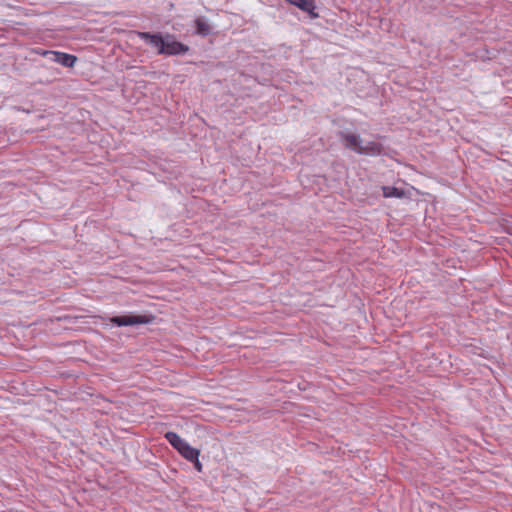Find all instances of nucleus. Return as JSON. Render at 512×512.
Listing matches in <instances>:
<instances>
[{"label":"nucleus","instance_id":"nucleus-8","mask_svg":"<svg viewBox=\"0 0 512 512\" xmlns=\"http://www.w3.org/2000/svg\"><path fill=\"white\" fill-rule=\"evenodd\" d=\"M195 33L201 37H206L211 33V26L205 17H197L195 19Z\"/></svg>","mask_w":512,"mask_h":512},{"label":"nucleus","instance_id":"nucleus-9","mask_svg":"<svg viewBox=\"0 0 512 512\" xmlns=\"http://www.w3.org/2000/svg\"><path fill=\"white\" fill-rule=\"evenodd\" d=\"M382 193L385 198H404L406 192L394 186H382Z\"/></svg>","mask_w":512,"mask_h":512},{"label":"nucleus","instance_id":"nucleus-11","mask_svg":"<svg viewBox=\"0 0 512 512\" xmlns=\"http://www.w3.org/2000/svg\"><path fill=\"white\" fill-rule=\"evenodd\" d=\"M182 457H184L187 461L189 460H197V457L200 455V451L196 448H193L188 443H186L181 449L178 450Z\"/></svg>","mask_w":512,"mask_h":512},{"label":"nucleus","instance_id":"nucleus-10","mask_svg":"<svg viewBox=\"0 0 512 512\" xmlns=\"http://www.w3.org/2000/svg\"><path fill=\"white\" fill-rule=\"evenodd\" d=\"M165 439L177 451L181 449L187 442L182 439L177 433L169 431L165 434Z\"/></svg>","mask_w":512,"mask_h":512},{"label":"nucleus","instance_id":"nucleus-5","mask_svg":"<svg viewBox=\"0 0 512 512\" xmlns=\"http://www.w3.org/2000/svg\"><path fill=\"white\" fill-rule=\"evenodd\" d=\"M338 138L345 148L350 149L358 154L361 148L362 140L359 134L348 131H339Z\"/></svg>","mask_w":512,"mask_h":512},{"label":"nucleus","instance_id":"nucleus-1","mask_svg":"<svg viewBox=\"0 0 512 512\" xmlns=\"http://www.w3.org/2000/svg\"><path fill=\"white\" fill-rule=\"evenodd\" d=\"M37 53L50 62L58 63L66 68H72L77 62V57L73 54L54 50H39Z\"/></svg>","mask_w":512,"mask_h":512},{"label":"nucleus","instance_id":"nucleus-3","mask_svg":"<svg viewBox=\"0 0 512 512\" xmlns=\"http://www.w3.org/2000/svg\"><path fill=\"white\" fill-rule=\"evenodd\" d=\"M189 49L188 45L177 41L173 35L165 34L164 52H162V55H183L187 53Z\"/></svg>","mask_w":512,"mask_h":512},{"label":"nucleus","instance_id":"nucleus-7","mask_svg":"<svg viewBox=\"0 0 512 512\" xmlns=\"http://www.w3.org/2000/svg\"><path fill=\"white\" fill-rule=\"evenodd\" d=\"M291 5H294L302 11L308 13L311 18H317L319 15L315 13V2L314 0H286Z\"/></svg>","mask_w":512,"mask_h":512},{"label":"nucleus","instance_id":"nucleus-6","mask_svg":"<svg viewBox=\"0 0 512 512\" xmlns=\"http://www.w3.org/2000/svg\"><path fill=\"white\" fill-rule=\"evenodd\" d=\"M383 145L376 141H368L361 145L358 154L366 156H379L383 152Z\"/></svg>","mask_w":512,"mask_h":512},{"label":"nucleus","instance_id":"nucleus-12","mask_svg":"<svg viewBox=\"0 0 512 512\" xmlns=\"http://www.w3.org/2000/svg\"><path fill=\"white\" fill-rule=\"evenodd\" d=\"M189 462H192L194 464V467L198 472L202 471V464L199 461V457H197V460H189Z\"/></svg>","mask_w":512,"mask_h":512},{"label":"nucleus","instance_id":"nucleus-2","mask_svg":"<svg viewBox=\"0 0 512 512\" xmlns=\"http://www.w3.org/2000/svg\"><path fill=\"white\" fill-rule=\"evenodd\" d=\"M153 320L151 315H123L114 316L110 319V322L118 327L122 326H134L139 324H149Z\"/></svg>","mask_w":512,"mask_h":512},{"label":"nucleus","instance_id":"nucleus-4","mask_svg":"<svg viewBox=\"0 0 512 512\" xmlns=\"http://www.w3.org/2000/svg\"><path fill=\"white\" fill-rule=\"evenodd\" d=\"M137 36L143 40L146 44L157 49V53L162 55L164 52V42L165 35L163 36L161 33H149V32H137Z\"/></svg>","mask_w":512,"mask_h":512}]
</instances>
